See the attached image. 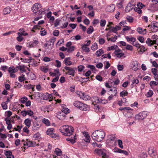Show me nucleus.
<instances>
[{
  "label": "nucleus",
  "mask_w": 158,
  "mask_h": 158,
  "mask_svg": "<svg viewBox=\"0 0 158 158\" xmlns=\"http://www.w3.org/2000/svg\"><path fill=\"white\" fill-rule=\"evenodd\" d=\"M1 105L3 109L6 110L7 109V106L6 102H2Z\"/></svg>",
  "instance_id": "49530a36"
},
{
  "label": "nucleus",
  "mask_w": 158,
  "mask_h": 158,
  "mask_svg": "<svg viewBox=\"0 0 158 158\" xmlns=\"http://www.w3.org/2000/svg\"><path fill=\"white\" fill-rule=\"evenodd\" d=\"M40 136V134L39 133H37L34 135L33 138L35 139V140H38L39 139V138Z\"/></svg>",
  "instance_id": "09e8293b"
},
{
  "label": "nucleus",
  "mask_w": 158,
  "mask_h": 158,
  "mask_svg": "<svg viewBox=\"0 0 158 158\" xmlns=\"http://www.w3.org/2000/svg\"><path fill=\"white\" fill-rule=\"evenodd\" d=\"M59 31L55 30L53 31V35L55 36H58L59 35Z\"/></svg>",
  "instance_id": "052dcab7"
},
{
  "label": "nucleus",
  "mask_w": 158,
  "mask_h": 158,
  "mask_svg": "<svg viewBox=\"0 0 158 158\" xmlns=\"http://www.w3.org/2000/svg\"><path fill=\"white\" fill-rule=\"evenodd\" d=\"M84 68L85 67L83 65L79 66L78 67V70L79 72H81Z\"/></svg>",
  "instance_id": "6e6d98bb"
},
{
  "label": "nucleus",
  "mask_w": 158,
  "mask_h": 158,
  "mask_svg": "<svg viewBox=\"0 0 158 158\" xmlns=\"http://www.w3.org/2000/svg\"><path fill=\"white\" fill-rule=\"evenodd\" d=\"M83 133L84 137L83 138V140L87 142H89L90 138L88 133L85 132V133L83 132Z\"/></svg>",
  "instance_id": "4468645a"
},
{
  "label": "nucleus",
  "mask_w": 158,
  "mask_h": 158,
  "mask_svg": "<svg viewBox=\"0 0 158 158\" xmlns=\"http://www.w3.org/2000/svg\"><path fill=\"white\" fill-rule=\"evenodd\" d=\"M11 10V9L9 7L5 8L3 10V14L4 15H7L9 14Z\"/></svg>",
  "instance_id": "412c9836"
},
{
  "label": "nucleus",
  "mask_w": 158,
  "mask_h": 158,
  "mask_svg": "<svg viewBox=\"0 0 158 158\" xmlns=\"http://www.w3.org/2000/svg\"><path fill=\"white\" fill-rule=\"evenodd\" d=\"M147 156V154L144 152L140 153L138 157L139 158H146Z\"/></svg>",
  "instance_id": "473e14b6"
},
{
  "label": "nucleus",
  "mask_w": 158,
  "mask_h": 158,
  "mask_svg": "<svg viewBox=\"0 0 158 158\" xmlns=\"http://www.w3.org/2000/svg\"><path fill=\"white\" fill-rule=\"evenodd\" d=\"M94 28L92 26H90L88 28L87 31V32L88 34H90L92 33L94 31Z\"/></svg>",
  "instance_id": "2f4dec72"
},
{
  "label": "nucleus",
  "mask_w": 158,
  "mask_h": 158,
  "mask_svg": "<svg viewBox=\"0 0 158 158\" xmlns=\"http://www.w3.org/2000/svg\"><path fill=\"white\" fill-rule=\"evenodd\" d=\"M40 34L42 36H44L47 34L46 31L43 28H41Z\"/></svg>",
  "instance_id": "f704fd0d"
},
{
  "label": "nucleus",
  "mask_w": 158,
  "mask_h": 158,
  "mask_svg": "<svg viewBox=\"0 0 158 158\" xmlns=\"http://www.w3.org/2000/svg\"><path fill=\"white\" fill-rule=\"evenodd\" d=\"M134 10L138 13L139 14H141L142 13V10L140 9L139 8L135 7L134 8Z\"/></svg>",
  "instance_id": "de8ad7c7"
},
{
  "label": "nucleus",
  "mask_w": 158,
  "mask_h": 158,
  "mask_svg": "<svg viewBox=\"0 0 158 158\" xmlns=\"http://www.w3.org/2000/svg\"><path fill=\"white\" fill-rule=\"evenodd\" d=\"M73 105L74 106L82 110L86 111L89 109V107L87 105L78 101H75Z\"/></svg>",
  "instance_id": "7ed1b4c3"
},
{
  "label": "nucleus",
  "mask_w": 158,
  "mask_h": 158,
  "mask_svg": "<svg viewBox=\"0 0 158 158\" xmlns=\"http://www.w3.org/2000/svg\"><path fill=\"white\" fill-rule=\"evenodd\" d=\"M99 42L100 44H103L105 43V40L103 38H100L99 40Z\"/></svg>",
  "instance_id": "bf43d9fd"
},
{
  "label": "nucleus",
  "mask_w": 158,
  "mask_h": 158,
  "mask_svg": "<svg viewBox=\"0 0 158 158\" xmlns=\"http://www.w3.org/2000/svg\"><path fill=\"white\" fill-rule=\"evenodd\" d=\"M25 66L23 65H19V66H17L16 67V68L19 69L20 70L22 71L23 72H25V70L24 69Z\"/></svg>",
  "instance_id": "e433bc0d"
},
{
  "label": "nucleus",
  "mask_w": 158,
  "mask_h": 158,
  "mask_svg": "<svg viewBox=\"0 0 158 158\" xmlns=\"http://www.w3.org/2000/svg\"><path fill=\"white\" fill-rule=\"evenodd\" d=\"M138 64H132L131 66V67L132 70L134 71H136L138 69Z\"/></svg>",
  "instance_id": "58836bf2"
},
{
  "label": "nucleus",
  "mask_w": 158,
  "mask_h": 158,
  "mask_svg": "<svg viewBox=\"0 0 158 158\" xmlns=\"http://www.w3.org/2000/svg\"><path fill=\"white\" fill-rule=\"evenodd\" d=\"M137 31L140 34H146V29L143 30L141 27H138L137 29Z\"/></svg>",
  "instance_id": "aec40b11"
},
{
  "label": "nucleus",
  "mask_w": 158,
  "mask_h": 158,
  "mask_svg": "<svg viewBox=\"0 0 158 158\" xmlns=\"http://www.w3.org/2000/svg\"><path fill=\"white\" fill-rule=\"evenodd\" d=\"M148 152L149 154L152 158H156L157 157L156 152L152 148L149 149Z\"/></svg>",
  "instance_id": "9d476101"
},
{
  "label": "nucleus",
  "mask_w": 158,
  "mask_h": 158,
  "mask_svg": "<svg viewBox=\"0 0 158 158\" xmlns=\"http://www.w3.org/2000/svg\"><path fill=\"white\" fill-rule=\"evenodd\" d=\"M76 135L74 136L73 138L71 137V138H69L67 139V140L70 141V142H71L72 144H73L76 142Z\"/></svg>",
  "instance_id": "393cba45"
},
{
  "label": "nucleus",
  "mask_w": 158,
  "mask_h": 158,
  "mask_svg": "<svg viewBox=\"0 0 158 158\" xmlns=\"http://www.w3.org/2000/svg\"><path fill=\"white\" fill-rule=\"evenodd\" d=\"M54 132V129L53 128H51L48 129L46 132V133L48 135H51L53 134Z\"/></svg>",
  "instance_id": "5701e85b"
},
{
  "label": "nucleus",
  "mask_w": 158,
  "mask_h": 158,
  "mask_svg": "<svg viewBox=\"0 0 158 158\" xmlns=\"http://www.w3.org/2000/svg\"><path fill=\"white\" fill-rule=\"evenodd\" d=\"M26 140V143L23 144L24 146H27L28 147L34 146V144L33 142L29 140L28 139H27Z\"/></svg>",
  "instance_id": "dca6fc26"
},
{
  "label": "nucleus",
  "mask_w": 158,
  "mask_h": 158,
  "mask_svg": "<svg viewBox=\"0 0 158 158\" xmlns=\"http://www.w3.org/2000/svg\"><path fill=\"white\" fill-rule=\"evenodd\" d=\"M106 23V21L105 19H101L100 22V26L102 27H104L105 26Z\"/></svg>",
  "instance_id": "ea45409f"
},
{
  "label": "nucleus",
  "mask_w": 158,
  "mask_h": 158,
  "mask_svg": "<svg viewBox=\"0 0 158 158\" xmlns=\"http://www.w3.org/2000/svg\"><path fill=\"white\" fill-rule=\"evenodd\" d=\"M115 8V6L114 4H112L110 6L106 7V10L108 12H113Z\"/></svg>",
  "instance_id": "f8f14e48"
},
{
  "label": "nucleus",
  "mask_w": 158,
  "mask_h": 158,
  "mask_svg": "<svg viewBox=\"0 0 158 158\" xmlns=\"http://www.w3.org/2000/svg\"><path fill=\"white\" fill-rule=\"evenodd\" d=\"M24 123L27 126L30 127L31 125V121L29 118L26 119L24 121Z\"/></svg>",
  "instance_id": "bb28decb"
},
{
  "label": "nucleus",
  "mask_w": 158,
  "mask_h": 158,
  "mask_svg": "<svg viewBox=\"0 0 158 158\" xmlns=\"http://www.w3.org/2000/svg\"><path fill=\"white\" fill-rule=\"evenodd\" d=\"M153 93L152 90H150L147 94L146 96L147 97H150L153 95Z\"/></svg>",
  "instance_id": "a19ab883"
},
{
  "label": "nucleus",
  "mask_w": 158,
  "mask_h": 158,
  "mask_svg": "<svg viewBox=\"0 0 158 158\" xmlns=\"http://www.w3.org/2000/svg\"><path fill=\"white\" fill-rule=\"evenodd\" d=\"M146 43L149 46H151L152 45V40H151L149 38L147 39V40L146 42Z\"/></svg>",
  "instance_id": "37998d69"
},
{
  "label": "nucleus",
  "mask_w": 158,
  "mask_h": 158,
  "mask_svg": "<svg viewBox=\"0 0 158 158\" xmlns=\"http://www.w3.org/2000/svg\"><path fill=\"white\" fill-rule=\"evenodd\" d=\"M64 69H63V72H65L66 74L71 75L73 77H74L76 73L75 71L77 70V68L75 67H71L66 66L64 67Z\"/></svg>",
  "instance_id": "39448f33"
},
{
  "label": "nucleus",
  "mask_w": 158,
  "mask_h": 158,
  "mask_svg": "<svg viewBox=\"0 0 158 158\" xmlns=\"http://www.w3.org/2000/svg\"><path fill=\"white\" fill-rule=\"evenodd\" d=\"M126 39L128 42H131L132 43H134L136 40V39L134 37L129 38L128 36H126Z\"/></svg>",
  "instance_id": "4be33fe9"
},
{
  "label": "nucleus",
  "mask_w": 158,
  "mask_h": 158,
  "mask_svg": "<svg viewBox=\"0 0 158 158\" xmlns=\"http://www.w3.org/2000/svg\"><path fill=\"white\" fill-rule=\"evenodd\" d=\"M116 137L114 135H111L108 136V139L107 140V142L108 143H112V145H115L116 142L115 141Z\"/></svg>",
  "instance_id": "0eeeda50"
},
{
  "label": "nucleus",
  "mask_w": 158,
  "mask_h": 158,
  "mask_svg": "<svg viewBox=\"0 0 158 158\" xmlns=\"http://www.w3.org/2000/svg\"><path fill=\"white\" fill-rule=\"evenodd\" d=\"M5 121L6 122V123L7 125L11 124V120L8 118H6L5 119Z\"/></svg>",
  "instance_id": "5fc2aeb1"
},
{
  "label": "nucleus",
  "mask_w": 158,
  "mask_h": 158,
  "mask_svg": "<svg viewBox=\"0 0 158 158\" xmlns=\"http://www.w3.org/2000/svg\"><path fill=\"white\" fill-rule=\"evenodd\" d=\"M71 58L68 57L66 58L63 61L64 63L67 66H70L72 64V62L70 61Z\"/></svg>",
  "instance_id": "ddd939ff"
},
{
  "label": "nucleus",
  "mask_w": 158,
  "mask_h": 158,
  "mask_svg": "<svg viewBox=\"0 0 158 158\" xmlns=\"http://www.w3.org/2000/svg\"><path fill=\"white\" fill-rule=\"evenodd\" d=\"M148 114L147 111H143L135 116V118L139 120H142L145 118Z\"/></svg>",
  "instance_id": "423d86ee"
},
{
  "label": "nucleus",
  "mask_w": 158,
  "mask_h": 158,
  "mask_svg": "<svg viewBox=\"0 0 158 158\" xmlns=\"http://www.w3.org/2000/svg\"><path fill=\"white\" fill-rule=\"evenodd\" d=\"M104 53V51L102 49H100L98 50L95 53V54L97 56H100L101 55Z\"/></svg>",
  "instance_id": "a878e982"
},
{
  "label": "nucleus",
  "mask_w": 158,
  "mask_h": 158,
  "mask_svg": "<svg viewBox=\"0 0 158 158\" xmlns=\"http://www.w3.org/2000/svg\"><path fill=\"white\" fill-rule=\"evenodd\" d=\"M42 122L46 126H49L50 125L49 121L46 118H44L43 119H42Z\"/></svg>",
  "instance_id": "cd10ccee"
},
{
  "label": "nucleus",
  "mask_w": 158,
  "mask_h": 158,
  "mask_svg": "<svg viewBox=\"0 0 158 158\" xmlns=\"http://www.w3.org/2000/svg\"><path fill=\"white\" fill-rule=\"evenodd\" d=\"M95 152L98 155L102 156L103 158L106 157V151L104 149H96L95 150Z\"/></svg>",
  "instance_id": "6e6552de"
},
{
  "label": "nucleus",
  "mask_w": 158,
  "mask_h": 158,
  "mask_svg": "<svg viewBox=\"0 0 158 158\" xmlns=\"http://www.w3.org/2000/svg\"><path fill=\"white\" fill-rule=\"evenodd\" d=\"M40 126L37 123L35 122L33 123V126L32 127V130L33 131H36L40 127Z\"/></svg>",
  "instance_id": "a211bd4d"
},
{
  "label": "nucleus",
  "mask_w": 158,
  "mask_h": 158,
  "mask_svg": "<svg viewBox=\"0 0 158 158\" xmlns=\"http://www.w3.org/2000/svg\"><path fill=\"white\" fill-rule=\"evenodd\" d=\"M62 111L65 114L69 113L70 111V110L67 108H63L62 110Z\"/></svg>",
  "instance_id": "c9c22d12"
},
{
  "label": "nucleus",
  "mask_w": 158,
  "mask_h": 158,
  "mask_svg": "<svg viewBox=\"0 0 158 158\" xmlns=\"http://www.w3.org/2000/svg\"><path fill=\"white\" fill-rule=\"evenodd\" d=\"M152 27L158 28V23L156 21H153L151 23Z\"/></svg>",
  "instance_id": "c03bdc74"
},
{
  "label": "nucleus",
  "mask_w": 158,
  "mask_h": 158,
  "mask_svg": "<svg viewBox=\"0 0 158 158\" xmlns=\"http://www.w3.org/2000/svg\"><path fill=\"white\" fill-rule=\"evenodd\" d=\"M41 70L43 71L45 73H47L48 71V68H45L44 66L42 67L41 68Z\"/></svg>",
  "instance_id": "3c124183"
},
{
  "label": "nucleus",
  "mask_w": 158,
  "mask_h": 158,
  "mask_svg": "<svg viewBox=\"0 0 158 158\" xmlns=\"http://www.w3.org/2000/svg\"><path fill=\"white\" fill-rule=\"evenodd\" d=\"M118 145L119 147L122 149L123 148V142L122 140L120 139H118L117 140Z\"/></svg>",
  "instance_id": "79ce46f5"
},
{
  "label": "nucleus",
  "mask_w": 158,
  "mask_h": 158,
  "mask_svg": "<svg viewBox=\"0 0 158 158\" xmlns=\"http://www.w3.org/2000/svg\"><path fill=\"white\" fill-rule=\"evenodd\" d=\"M158 83L154 81H151L150 83V85L151 86H152L153 85H158Z\"/></svg>",
  "instance_id": "13d9d810"
},
{
  "label": "nucleus",
  "mask_w": 158,
  "mask_h": 158,
  "mask_svg": "<svg viewBox=\"0 0 158 158\" xmlns=\"http://www.w3.org/2000/svg\"><path fill=\"white\" fill-rule=\"evenodd\" d=\"M96 78L97 80L100 81H102V77L99 75H97L96 76Z\"/></svg>",
  "instance_id": "680f3d73"
},
{
  "label": "nucleus",
  "mask_w": 158,
  "mask_h": 158,
  "mask_svg": "<svg viewBox=\"0 0 158 158\" xmlns=\"http://www.w3.org/2000/svg\"><path fill=\"white\" fill-rule=\"evenodd\" d=\"M106 135V133L102 130H96L92 133L91 136L94 140L98 142L102 141Z\"/></svg>",
  "instance_id": "f257e3e1"
},
{
  "label": "nucleus",
  "mask_w": 158,
  "mask_h": 158,
  "mask_svg": "<svg viewBox=\"0 0 158 158\" xmlns=\"http://www.w3.org/2000/svg\"><path fill=\"white\" fill-rule=\"evenodd\" d=\"M94 102L97 103H100L103 104H105L107 102L105 100H102L98 97L96 98Z\"/></svg>",
  "instance_id": "f3484780"
},
{
  "label": "nucleus",
  "mask_w": 158,
  "mask_h": 158,
  "mask_svg": "<svg viewBox=\"0 0 158 158\" xmlns=\"http://www.w3.org/2000/svg\"><path fill=\"white\" fill-rule=\"evenodd\" d=\"M55 152L57 156H60L62 155V152L61 151L60 149L58 148L56 149Z\"/></svg>",
  "instance_id": "c756f323"
},
{
  "label": "nucleus",
  "mask_w": 158,
  "mask_h": 158,
  "mask_svg": "<svg viewBox=\"0 0 158 158\" xmlns=\"http://www.w3.org/2000/svg\"><path fill=\"white\" fill-rule=\"evenodd\" d=\"M91 49L92 50L94 51L97 49L98 48V45L97 43H94L92 45V46L91 47Z\"/></svg>",
  "instance_id": "72a5a7b5"
},
{
  "label": "nucleus",
  "mask_w": 158,
  "mask_h": 158,
  "mask_svg": "<svg viewBox=\"0 0 158 158\" xmlns=\"http://www.w3.org/2000/svg\"><path fill=\"white\" fill-rule=\"evenodd\" d=\"M79 96L80 98L85 101L89 100L90 99V96L87 94L80 92Z\"/></svg>",
  "instance_id": "1a4fd4ad"
},
{
  "label": "nucleus",
  "mask_w": 158,
  "mask_h": 158,
  "mask_svg": "<svg viewBox=\"0 0 158 158\" xmlns=\"http://www.w3.org/2000/svg\"><path fill=\"white\" fill-rule=\"evenodd\" d=\"M6 158H14V156L12 155V152L10 151H7L5 154Z\"/></svg>",
  "instance_id": "6ab92c4d"
},
{
  "label": "nucleus",
  "mask_w": 158,
  "mask_h": 158,
  "mask_svg": "<svg viewBox=\"0 0 158 158\" xmlns=\"http://www.w3.org/2000/svg\"><path fill=\"white\" fill-rule=\"evenodd\" d=\"M117 49H118V47L117 46H113L108 48V50H111L114 49L115 50Z\"/></svg>",
  "instance_id": "a18cd8bd"
},
{
  "label": "nucleus",
  "mask_w": 158,
  "mask_h": 158,
  "mask_svg": "<svg viewBox=\"0 0 158 158\" xmlns=\"http://www.w3.org/2000/svg\"><path fill=\"white\" fill-rule=\"evenodd\" d=\"M152 7H153L155 8L154 10H158V5L157 4H153L151 5Z\"/></svg>",
  "instance_id": "774afa93"
},
{
  "label": "nucleus",
  "mask_w": 158,
  "mask_h": 158,
  "mask_svg": "<svg viewBox=\"0 0 158 158\" xmlns=\"http://www.w3.org/2000/svg\"><path fill=\"white\" fill-rule=\"evenodd\" d=\"M60 131L65 135H71L73 132V127L71 126H63L60 129Z\"/></svg>",
  "instance_id": "f03ea898"
},
{
  "label": "nucleus",
  "mask_w": 158,
  "mask_h": 158,
  "mask_svg": "<svg viewBox=\"0 0 158 158\" xmlns=\"http://www.w3.org/2000/svg\"><path fill=\"white\" fill-rule=\"evenodd\" d=\"M138 40L142 43H143L144 41V39L142 36H139L138 38Z\"/></svg>",
  "instance_id": "0e129e2a"
},
{
  "label": "nucleus",
  "mask_w": 158,
  "mask_h": 158,
  "mask_svg": "<svg viewBox=\"0 0 158 158\" xmlns=\"http://www.w3.org/2000/svg\"><path fill=\"white\" fill-rule=\"evenodd\" d=\"M126 19L127 21L129 23H132L134 21V19L133 17L129 15H127V16Z\"/></svg>",
  "instance_id": "7c9ffc66"
},
{
  "label": "nucleus",
  "mask_w": 158,
  "mask_h": 158,
  "mask_svg": "<svg viewBox=\"0 0 158 158\" xmlns=\"http://www.w3.org/2000/svg\"><path fill=\"white\" fill-rule=\"evenodd\" d=\"M60 20L58 19H56L54 23L55 27H56L59 25Z\"/></svg>",
  "instance_id": "4d7b16f0"
},
{
  "label": "nucleus",
  "mask_w": 158,
  "mask_h": 158,
  "mask_svg": "<svg viewBox=\"0 0 158 158\" xmlns=\"http://www.w3.org/2000/svg\"><path fill=\"white\" fill-rule=\"evenodd\" d=\"M134 6L133 5H132L130 2L129 3L126 8V12H129L130 11L132 10Z\"/></svg>",
  "instance_id": "2eb2a0df"
},
{
  "label": "nucleus",
  "mask_w": 158,
  "mask_h": 158,
  "mask_svg": "<svg viewBox=\"0 0 158 158\" xmlns=\"http://www.w3.org/2000/svg\"><path fill=\"white\" fill-rule=\"evenodd\" d=\"M151 62L152 63V64L153 66L156 68L158 67V64L156 61H154L152 62V61L151 60Z\"/></svg>",
  "instance_id": "338daca9"
},
{
  "label": "nucleus",
  "mask_w": 158,
  "mask_h": 158,
  "mask_svg": "<svg viewBox=\"0 0 158 158\" xmlns=\"http://www.w3.org/2000/svg\"><path fill=\"white\" fill-rule=\"evenodd\" d=\"M83 45L82 44H81V49L85 52H89L90 51L89 48Z\"/></svg>",
  "instance_id": "b1692460"
},
{
  "label": "nucleus",
  "mask_w": 158,
  "mask_h": 158,
  "mask_svg": "<svg viewBox=\"0 0 158 158\" xmlns=\"http://www.w3.org/2000/svg\"><path fill=\"white\" fill-rule=\"evenodd\" d=\"M55 61L56 63V66L57 67H60L61 66V63L60 61L58 60H56Z\"/></svg>",
  "instance_id": "864d4df0"
},
{
  "label": "nucleus",
  "mask_w": 158,
  "mask_h": 158,
  "mask_svg": "<svg viewBox=\"0 0 158 158\" xmlns=\"http://www.w3.org/2000/svg\"><path fill=\"white\" fill-rule=\"evenodd\" d=\"M44 23V20H41V21H39L38 23V24L37 25H35L34 26L32 29L31 30V31H33V32H35V31H34V29H35V30H36V29H38V30H40V27L39 26L40 25V24H43Z\"/></svg>",
  "instance_id": "9b49d317"
},
{
  "label": "nucleus",
  "mask_w": 158,
  "mask_h": 158,
  "mask_svg": "<svg viewBox=\"0 0 158 158\" xmlns=\"http://www.w3.org/2000/svg\"><path fill=\"white\" fill-rule=\"evenodd\" d=\"M128 94V93L127 91L124 90L121 92L120 93V95L121 97H123L124 96H127Z\"/></svg>",
  "instance_id": "4c0bfd02"
},
{
  "label": "nucleus",
  "mask_w": 158,
  "mask_h": 158,
  "mask_svg": "<svg viewBox=\"0 0 158 158\" xmlns=\"http://www.w3.org/2000/svg\"><path fill=\"white\" fill-rule=\"evenodd\" d=\"M41 7V6L40 4H39L38 3H35L33 6L32 7V10L36 15H41L44 12V10H42Z\"/></svg>",
  "instance_id": "20e7f679"
},
{
  "label": "nucleus",
  "mask_w": 158,
  "mask_h": 158,
  "mask_svg": "<svg viewBox=\"0 0 158 158\" xmlns=\"http://www.w3.org/2000/svg\"><path fill=\"white\" fill-rule=\"evenodd\" d=\"M26 79L25 75L23 74H21V76L19 77V80L20 82L24 81Z\"/></svg>",
  "instance_id": "c85d7f7f"
},
{
  "label": "nucleus",
  "mask_w": 158,
  "mask_h": 158,
  "mask_svg": "<svg viewBox=\"0 0 158 158\" xmlns=\"http://www.w3.org/2000/svg\"><path fill=\"white\" fill-rule=\"evenodd\" d=\"M137 6L141 8H143L145 7V5L143 4L142 3L139 2L137 3Z\"/></svg>",
  "instance_id": "69168bd1"
},
{
  "label": "nucleus",
  "mask_w": 158,
  "mask_h": 158,
  "mask_svg": "<svg viewBox=\"0 0 158 158\" xmlns=\"http://www.w3.org/2000/svg\"><path fill=\"white\" fill-rule=\"evenodd\" d=\"M74 50V46H70L69 48H67V52L69 53L73 51Z\"/></svg>",
  "instance_id": "8fccbe9b"
},
{
  "label": "nucleus",
  "mask_w": 158,
  "mask_h": 158,
  "mask_svg": "<svg viewBox=\"0 0 158 158\" xmlns=\"http://www.w3.org/2000/svg\"><path fill=\"white\" fill-rule=\"evenodd\" d=\"M126 49L128 50L131 51L133 49V47L130 45L127 44L126 47Z\"/></svg>",
  "instance_id": "e2e57ef3"
},
{
  "label": "nucleus",
  "mask_w": 158,
  "mask_h": 158,
  "mask_svg": "<svg viewBox=\"0 0 158 158\" xmlns=\"http://www.w3.org/2000/svg\"><path fill=\"white\" fill-rule=\"evenodd\" d=\"M27 98L25 97H24L21 98L20 101L22 103H24L27 102Z\"/></svg>",
  "instance_id": "603ef678"
}]
</instances>
